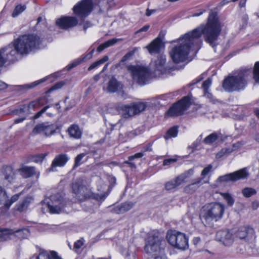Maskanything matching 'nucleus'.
<instances>
[{"label": "nucleus", "mask_w": 259, "mask_h": 259, "mask_svg": "<svg viewBox=\"0 0 259 259\" xmlns=\"http://www.w3.org/2000/svg\"><path fill=\"white\" fill-rule=\"evenodd\" d=\"M212 80L210 78H208L203 82L202 88L204 91H208L209 87L210 86Z\"/></svg>", "instance_id": "52"}, {"label": "nucleus", "mask_w": 259, "mask_h": 259, "mask_svg": "<svg viewBox=\"0 0 259 259\" xmlns=\"http://www.w3.org/2000/svg\"><path fill=\"white\" fill-rule=\"evenodd\" d=\"M224 211V204L219 202L208 203L202 207L199 217L205 226L211 227L214 222L223 218Z\"/></svg>", "instance_id": "2"}, {"label": "nucleus", "mask_w": 259, "mask_h": 259, "mask_svg": "<svg viewBox=\"0 0 259 259\" xmlns=\"http://www.w3.org/2000/svg\"><path fill=\"white\" fill-rule=\"evenodd\" d=\"M133 206L134 204L132 202H125L114 207L113 211L117 214L123 213L130 210Z\"/></svg>", "instance_id": "23"}, {"label": "nucleus", "mask_w": 259, "mask_h": 259, "mask_svg": "<svg viewBox=\"0 0 259 259\" xmlns=\"http://www.w3.org/2000/svg\"><path fill=\"white\" fill-rule=\"evenodd\" d=\"M248 176L246 168H244L233 173L220 176L217 179L218 182H228L235 181L239 179H245Z\"/></svg>", "instance_id": "12"}, {"label": "nucleus", "mask_w": 259, "mask_h": 259, "mask_svg": "<svg viewBox=\"0 0 259 259\" xmlns=\"http://www.w3.org/2000/svg\"><path fill=\"white\" fill-rule=\"evenodd\" d=\"M72 189L78 200H82L92 196L90 190L82 185L79 181H75L72 183Z\"/></svg>", "instance_id": "11"}, {"label": "nucleus", "mask_w": 259, "mask_h": 259, "mask_svg": "<svg viewBox=\"0 0 259 259\" xmlns=\"http://www.w3.org/2000/svg\"><path fill=\"white\" fill-rule=\"evenodd\" d=\"M227 152V150H222L220 152L218 153L216 155L217 158H220L223 156Z\"/></svg>", "instance_id": "64"}, {"label": "nucleus", "mask_w": 259, "mask_h": 259, "mask_svg": "<svg viewBox=\"0 0 259 259\" xmlns=\"http://www.w3.org/2000/svg\"><path fill=\"white\" fill-rule=\"evenodd\" d=\"M202 181V178H198L195 182L186 186L184 188V191L187 193H192L195 192L200 187V184Z\"/></svg>", "instance_id": "24"}, {"label": "nucleus", "mask_w": 259, "mask_h": 259, "mask_svg": "<svg viewBox=\"0 0 259 259\" xmlns=\"http://www.w3.org/2000/svg\"><path fill=\"white\" fill-rule=\"evenodd\" d=\"M161 40L159 38H156L153 40L148 46L146 47L149 52L152 54L158 53L159 52L160 49L161 47Z\"/></svg>", "instance_id": "21"}, {"label": "nucleus", "mask_w": 259, "mask_h": 259, "mask_svg": "<svg viewBox=\"0 0 259 259\" xmlns=\"http://www.w3.org/2000/svg\"><path fill=\"white\" fill-rule=\"evenodd\" d=\"M18 170L20 174L25 178L30 177L36 174L35 168L33 166L23 165Z\"/></svg>", "instance_id": "22"}, {"label": "nucleus", "mask_w": 259, "mask_h": 259, "mask_svg": "<svg viewBox=\"0 0 259 259\" xmlns=\"http://www.w3.org/2000/svg\"><path fill=\"white\" fill-rule=\"evenodd\" d=\"M150 27V26L149 25H145L144 26H143V27H142L141 29H139L138 30H137L136 32H135V34H137L139 33H140L141 32H143V31H147L149 28Z\"/></svg>", "instance_id": "61"}, {"label": "nucleus", "mask_w": 259, "mask_h": 259, "mask_svg": "<svg viewBox=\"0 0 259 259\" xmlns=\"http://www.w3.org/2000/svg\"><path fill=\"white\" fill-rule=\"evenodd\" d=\"M69 160V157L67 154H61L57 155L53 160L51 167L49 169L50 171H55V168L57 166L62 167L65 165Z\"/></svg>", "instance_id": "18"}, {"label": "nucleus", "mask_w": 259, "mask_h": 259, "mask_svg": "<svg viewBox=\"0 0 259 259\" xmlns=\"http://www.w3.org/2000/svg\"><path fill=\"white\" fill-rule=\"evenodd\" d=\"M50 107V106H46L44 107L40 111L37 112L33 117L34 119H37L41 116V115L46 111V110Z\"/></svg>", "instance_id": "54"}, {"label": "nucleus", "mask_w": 259, "mask_h": 259, "mask_svg": "<svg viewBox=\"0 0 259 259\" xmlns=\"http://www.w3.org/2000/svg\"><path fill=\"white\" fill-rule=\"evenodd\" d=\"M178 132V127L177 126H173L167 131L164 137L166 140L172 137L175 138L177 136Z\"/></svg>", "instance_id": "36"}, {"label": "nucleus", "mask_w": 259, "mask_h": 259, "mask_svg": "<svg viewBox=\"0 0 259 259\" xmlns=\"http://www.w3.org/2000/svg\"><path fill=\"white\" fill-rule=\"evenodd\" d=\"M65 84V82L64 81H61L56 83L54 84L49 90V92H51L52 91L59 90L62 88Z\"/></svg>", "instance_id": "51"}, {"label": "nucleus", "mask_w": 259, "mask_h": 259, "mask_svg": "<svg viewBox=\"0 0 259 259\" xmlns=\"http://www.w3.org/2000/svg\"><path fill=\"white\" fill-rule=\"evenodd\" d=\"M223 24L219 20L217 14L211 12L205 25L201 24L194 30L180 38L176 45L172 46L169 55L176 63L185 61L191 51L196 53L200 48L202 41L201 36L204 35V40L213 46L220 35Z\"/></svg>", "instance_id": "1"}, {"label": "nucleus", "mask_w": 259, "mask_h": 259, "mask_svg": "<svg viewBox=\"0 0 259 259\" xmlns=\"http://www.w3.org/2000/svg\"><path fill=\"white\" fill-rule=\"evenodd\" d=\"M221 195L224 198V199L226 200L228 205L232 206L233 205L234 203V199L229 193H223L221 194Z\"/></svg>", "instance_id": "45"}, {"label": "nucleus", "mask_w": 259, "mask_h": 259, "mask_svg": "<svg viewBox=\"0 0 259 259\" xmlns=\"http://www.w3.org/2000/svg\"><path fill=\"white\" fill-rule=\"evenodd\" d=\"M164 186L165 189L167 191H171L178 188L174 179L166 182Z\"/></svg>", "instance_id": "43"}, {"label": "nucleus", "mask_w": 259, "mask_h": 259, "mask_svg": "<svg viewBox=\"0 0 259 259\" xmlns=\"http://www.w3.org/2000/svg\"><path fill=\"white\" fill-rule=\"evenodd\" d=\"M81 63L82 62H81L80 59H79V58H78L77 59L75 60L73 62H72L71 64H70L68 66V69H71L77 66V65L81 64Z\"/></svg>", "instance_id": "55"}, {"label": "nucleus", "mask_w": 259, "mask_h": 259, "mask_svg": "<svg viewBox=\"0 0 259 259\" xmlns=\"http://www.w3.org/2000/svg\"><path fill=\"white\" fill-rule=\"evenodd\" d=\"M194 172V169L193 168L189 169L188 170L185 171L183 173L181 174L176 177L174 180L178 186H180L183 183H186L187 180L193 175Z\"/></svg>", "instance_id": "19"}, {"label": "nucleus", "mask_w": 259, "mask_h": 259, "mask_svg": "<svg viewBox=\"0 0 259 259\" xmlns=\"http://www.w3.org/2000/svg\"><path fill=\"white\" fill-rule=\"evenodd\" d=\"M216 239L225 246H230L233 242L232 234L227 230L218 231Z\"/></svg>", "instance_id": "17"}, {"label": "nucleus", "mask_w": 259, "mask_h": 259, "mask_svg": "<svg viewBox=\"0 0 259 259\" xmlns=\"http://www.w3.org/2000/svg\"><path fill=\"white\" fill-rule=\"evenodd\" d=\"M56 25L62 29H68L76 26L78 20L74 17L63 16L56 22Z\"/></svg>", "instance_id": "16"}, {"label": "nucleus", "mask_w": 259, "mask_h": 259, "mask_svg": "<svg viewBox=\"0 0 259 259\" xmlns=\"http://www.w3.org/2000/svg\"><path fill=\"white\" fill-rule=\"evenodd\" d=\"M13 230L0 229V240L6 241L12 239Z\"/></svg>", "instance_id": "28"}, {"label": "nucleus", "mask_w": 259, "mask_h": 259, "mask_svg": "<svg viewBox=\"0 0 259 259\" xmlns=\"http://www.w3.org/2000/svg\"><path fill=\"white\" fill-rule=\"evenodd\" d=\"M29 231L28 229L23 228L16 231L13 230L12 238L17 237L19 239H22L27 238L29 235Z\"/></svg>", "instance_id": "26"}, {"label": "nucleus", "mask_w": 259, "mask_h": 259, "mask_svg": "<svg viewBox=\"0 0 259 259\" xmlns=\"http://www.w3.org/2000/svg\"><path fill=\"white\" fill-rule=\"evenodd\" d=\"M118 39L113 38L110 39L106 42L101 44L97 48V51L98 52H101L106 48H107L110 46H112L115 44L118 40Z\"/></svg>", "instance_id": "29"}, {"label": "nucleus", "mask_w": 259, "mask_h": 259, "mask_svg": "<svg viewBox=\"0 0 259 259\" xmlns=\"http://www.w3.org/2000/svg\"><path fill=\"white\" fill-rule=\"evenodd\" d=\"M92 26V24L90 22H85L84 23L83 25V28L84 31H86L87 28L91 27Z\"/></svg>", "instance_id": "63"}, {"label": "nucleus", "mask_w": 259, "mask_h": 259, "mask_svg": "<svg viewBox=\"0 0 259 259\" xmlns=\"http://www.w3.org/2000/svg\"><path fill=\"white\" fill-rule=\"evenodd\" d=\"M7 62H8L7 58L4 56L3 54V50H0V67L3 66ZM7 88V85L5 82L0 81V90L6 89Z\"/></svg>", "instance_id": "30"}, {"label": "nucleus", "mask_w": 259, "mask_h": 259, "mask_svg": "<svg viewBox=\"0 0 259 259\" xmlns=\"http://www.w3.org/2000/svg\"><path fill=\"white\" fill-rule=\"evenodd\" d=\"M51 202L48 204L49 211L52 213H60L63 211L64 204L59 194L51 196Z\"/></svg>", "instance_id": "13"}, {"label": "nucleus", "mask_w": 259, "mask_h": 259, "mask_svg": "<svg viewBox=\"0 0 259 259\" xmlns=\"http://www.w3.org/2000/svg\"><path fill=\"white\" fill-rule=\"evenodd\" d=\"M45 158V155L40 154L34 157L33 161L36 163L41 162Z\"/></svg>", "instance_id": "56"}, {"label": "nucleus", "mask_w": 259, "mask_h": 259, "mask_svg": "<svg viewBox=\"0 0 259 259\" xmlns=\"http://www.w3.org/2000/svg\"><path fill=\"white\" fill-rule=\"evenodd\" d=\"M127 69L133 80L140 85L147 83L150 79L151 73L148 68L140 65H130Z\"/></svg>", "instance_id": "5"}, {"label": "nucleus", "mask_w": 259, "mask_h": 259, "mask_svg": "<svg viewBox=\"0 0 259 259\" xmlns=\"http://www.w3.org/2000/svg\"><path fill=\"white\" fill-rule=\"evenodd\" d=\"M40 38L34 34L22 35L13 41V43L22 56L26 55L35 49L39 48Z\"/></svg>", "instance_id": "4"}, {"label": "nucleus", "mask_w": 259, "mask_h": 259, "mask_svg": "<svg viewBox=\"0 0 259 259\" xmlns=\"http://www.w3.org/2000/svg\"><path fill=\"white\" fill-rule=\"evenodd\" d=\"M45 80H46V79L43 78L39 80L34 81L30 84H27L20 85V86H19V88H20V90H29L30 89H32L33 88L35 87V86L40 84V83L44 82Z\"/></svg>", "instance_id": "34"}, {"label": "nucleus", "mask_w": 259, "mask_h": 259, "mask_svg": "<svg viewBox=\"0 0 259 259\" xmlns=\"http://www.w3.org/2000/svg\"><path fill=\"white\" fill-rule=\"evenodd\" d=\"M204 95L206 98L210 99V100H212L213 96L212 94L209 93V91H204Z\"/></svg>", "instance_id": "62"}, {"label": "nucleus", "mask_w": 259, "mask_h": 259, "mask_svg": "<svg viewBox=\"0 0 259 259\" xmlns=\"http://www.w3.org/2000/svg\"><path fill=\"white\" fill-rule=\"evenodd\" d=\"M45 99V97H43L39 98L37 100L32 101L29 103L28 108L29 109H34L38 108L40 106L44 105V104L41 101Z\"/></svg>", "instance_id": "37"}, {"label": "nucleus", "mask_w": 259, "mask_h": 259, "mask_svg": "<svg viewBox=\"0 0 259 259\" xmlns=\"http://www.w3.org/2000/svg\"><path fill=\"white\" fill-rule=\"evenodd\" d=\"M146 107L145 103L137 102L127 105H119L116 107V110L121 117L128 118L143 111Z\"/></svg>", "instance_id": "6"}, {"label": "nucleus", "mask_w": 259, "mask_h": 259, "mask_svg": "<svg viewBox=\"0 0 259 259\" xmlns=\"http://www.w3.org/2000/svg\"><path fill=\"white\" fill-rule=\"evenodd\" d=\"M166 238L168 243L175 248L182 250L188 248V239L182 233L176 231H168L167 233Z\"/></svg>", "instance_id": "7"}, {"label": "nucleus", "mask_w": 259, "mask_h": 259, "mask_svg": "<svg viewBox=\"0 0 259 259\" xmlns=\"http://www.w3.org/2000/svg\"><path fill=\"white\" fill-rule=\"evenodd\" d=\"M152 257L154 259H166L164 251L158 253H154L152 255Z\"/></svg>", "instance_id": "53"}, {"label": "nucleus", "mask_w": 259, "mask_h": 259, "mask_svg": "<svg viewBox=\"0 0 259 259\" xmlns=\"http://www.w3.org/2000/svg\"><path fill=\"white\" fill-rule=\"evenodd\" d=\"M165 56L160 55L158 56L156 60L151 63V65L153 67L154 73L156 75H159L165 72Z\"/></svg>", "instance_id": "15"}, {"label": "nucleus", "mask_w": 259, "mask_h": 259, "mask_svg": "<svg viewBox=\"0 0 259 259\" xmlns=\"http://www.w3.org/2000/svg\"><path fill=\"white\" fill-rule=\"evenodd\" d=\"M2 50L4 56L7 58L9 63L18 60L22 56V55L18 51V50L15 47L13 42L2 49Z\"/></svg>", "instance_id": "14"}, {"label": "nucleus", "mask_w": 259, "mask_h": 259, "mask_svg": "<svg viewBox=\"0 0 259 259\" xmlns=\"http://www.w3.org/2000/svg\"><path fill=\"white\" fill-rule=\"evenodd\" d=\"M94 51L95 49H93L90 52L87 53L80 57L79 59H80L81 62L82 63L91 59L93 57Z\"/></svg>", "instance_id": "46"}, {"label": "nucleus", "mask_w": 259, "mask_h": 259, "mask_svg": "<svg viewBox=\"0 0 259 259\" xmlns=\"http://www.w3.org/2000/svg\"><path fill=\"white\" fill-rule=\"evenodd\" d=\"M46 123H41L36 125L32 131V134L35 135L38 134H42L45 136Z\"/></svg>", "instance_id": "38"}, {"label": "nucleus", "mask_w": 259, "mask_h": 259, "mask_svg": "<svg viewBox=\"0 0 259 259\" xmlns=\"http://www.w3.org/2000/svg\"><path fill=\"white\" fill-rule=\"evenodd\" d=\"M219 136L217 134L213 133L207 136L204 140V142L206 144H211L219 138Z\"/></svg>", "instance_id": "41"}, {"label": "nucleus", "mask_w": 259, "mask_h": 259, "mask_svg": "<svg viewBox=\"0 0 259 259\" xmlns=\"http://www.w3.org/2000/svg\"><path fill=\"white\" fill-rule=\"evenodd\" d=\"M251 69L245 68L240 70L236 75L228 76L223 82V89L228 92L244 90L247 83V78L251 76Z\"/></svg>", "instance_id": "3"}, {"label": "nucleus", "mask_w": 259, "mask_h": 259, "mask_svg": "<svg viewBox=\"0 0 259 259\" xmlns=\"http://www.w3.org/2000/svg\"><path fill=\"white\" fill-rule=\"evenodd\" d=\"M93 8L92 0H81L74 6L72 11L79 18L83 19L91 13Z\"/></svg>", "instance_id": "10"}, {"label": "nucleus", "mask_w": 259, "mask_h": 259, "mask_svg": "<svg viewBox=\"0 0 259 259\" xmlns=\"http://www.w3.org/2000/svg\"><path fill=\"white\" fill-rule=\"evenodd\" d=\"M93 2V7L98 6L99 10L104 9L107 4L113 0H92Z\"/></svg>", "instance_id": "33"}, {"label": "nucleus", "mask_w": 259, "mask_h": 259, "mask_svg": "<svg viewBox=\"0 0 259 259\" xmlns=\"http://www.w3.org/2000/svg\"><path fill=\"white\" fill-rule=\"evenodd\" d=\"M85 154L84 153H81L79 155H78L75 158V163L73 166V168L78 167L82 163V159L84 157Z\"/></svg>", "instance_id": "49"}, {"label": "nucleus", "mask_w": 259, "mask_h": 259, "mask_svg": "<svg viewBox=\"0 0 259 259\" xmlns=\"http://www.w3.org/2000/svg\"><path fill=\"white\" fill-rule=\"evenodd\" d=\"M253 75L254 80L259 83V61L256 62L254 64Z\"/></svg>", "instance_id": "44"}, {"label": "nucleus", "mask_w": 259, "mask_h": 259, "mask_svg": "<svg viewBox=\"0 0 259 259\" xmlns=\"http://www.w3.org/2000/svg\"><path fill=\"white\" fill-rule=\"evenodd\" d=\"M21 193L13 195L10 199L5 200V206L7 208H9L11 205L16 201L18 200L21 195Z\"/></svg>", "instance_id": "42"}, {"label": "nucleus", "mask_w": 259, "mask_h": 259, "mask_svg": "<svg viewBox=\"0 0 259 259\" xmlns=\"http://www.w3.org/2000/svg\"><path fill=\"white\" fill-rule=\"evenodd\" d=\"M247 229L245 227L240 228L236 233V237L240 239H244L247 236Z\"/></svg>", "instance_id": "39"}, {"label": "nucleus", "mask_w": 259, "mask_h": 259, "mask_svg": "<svg viewBox=\"0 0 259 259\" xmlns=\"http://www.w3.org/2000/svg\"><path fill=\"white\" fill-rule=\"evenodd\" d=\"M212 165L209 164L206 167L204 168L201 173V178L202 180L205 178V177L212 170Z\"/></svg>", "instance_id": "50"}, {"label": "nucleus", "mask_w": 259, "mask_h": 259, "mask_svg": "<svg viewBox=\"0 0 259 259\" xmlns=\"http://www.w3.org/2000/svg\"><path fill=\"white\" fill-rule=\"evenodd\" d=\"M122 89V84L114 78H112L108 83L107 91L109 93L117 92Z\"/></svg>", "instance_id": "20"}, {"label": "nucleus", "mask_w": 259, "mask_h": 259, "mask_svg": "<svg viewBox=\"0 0 259 259\" xmlns=\"http://www.w3.org/2000/svg\"><path fill=\"white\" fill-rule=\"evenodd\" d=\"M5 179L9 182H11L15 179V174L11 166H7L4 171Z\"/></svg>", "instance_id": "27"}, {"label": "nucleus", "mask_w": 259, "mask_h": 259, "mask_svg": "<svg viewBox=\"0 0 259 259\" xmlns=\"http://www.w3.org/2000/svg\"><path fill=\"white\" fill-rule=\"evenodd\" d=\"M144 156L143 152H139L138 153L135 154L134 155L128 157V160L129 161H132L135 158H141Z\"/></svg>", "instance_id": "58"}, {"label": "nucleus", "mask_w": 259, "mask_h": 259, "mask_svg": "<svg viewBox=\"0 0 259 259\" xmlns=\"http://www.w3.org/2000/svg\"><path fill=\"white\" fill-rule=\"evenodd\" d=\"M177 160L176 158H169V159H166L164 160L163 162V165H169L171 163H173L175 162H176Z\"/></svg>", "instance_id": "57"}, {"label": "nucleus", "mask_w": 259, "mask_h": 259, "mask_svg": "<svg viewBox=\"0 0 259 259\" xmlns=\"http://www.w3.org/2000/svg\"><path fill=\"white\" fill-rule=\"evenodd\" d=\"M162 242H164L158 234H155L150 236L147 239L145 250L152 255L154 253H158L163 251Z\"/></svg>", "instance_id": "8"}, {"label": "nucleus", "mask_w": 259, "mask_h": 259, "mask_svg": "<svg viewBox=\"0 0 259 259\" xmlns=\"http://www.w3.org/2000/svg\"><path fill=\"white\" fill-rule=\"evenodd\" d=\"M68 133L69 136L75 139H80L81 137V132L79 127L75 124L71 125L68 128Z\"/></svg>", "instance_id": "25"}, {"label": "nucleus", "mask_w": 259, "mask_h": 259, "mask_svg": "<svg viewBox=\"0 0 259 259\" xmlns=\"http://www.w3.org/2000/svg\"><path fill=\"white\" fill-rule=\"evenodd\" d=\"M32 200V199L31 197H26L17 205V210L20 211H22L25 210L28 206L29 204L31 203Z\"/></svg>", "instance_id": "31"}, {"label": "nucleus", "mask_w": 259, "mask_h": 259, "mask_svg": "<svg viewBox=\"0 0 259 259\" xmlns=\"http://www.w3.org/2000/svg\"><path fill=\"white\" fill-rule=\"evenodd\" d=\"M8 198V195L4 188L0 186V205Z\"/></svg>", "instance_id": "48"}, {"label": "nucleus", "mask_w": 259, "mask_h": 259, "mask_svg": "<svg viewBox=\"0 0 259 259\" xmlns=\"http://www.w3.org/2000/svg\"><path fill=\"white\" fill-rule=\"evenodd\" d=\"M191 105V100L188 96L183 97L181 100L172 105L167 114L171 117H176L182 115L188 109Z\"/></svg>", "instance_id": "9"}, {"label": "nucleus", "mask_w": 259, "mask_h": 259, "mask_svg": "<svg viewBox=\"0 0 259 259\" xmlns=\"http://www.w3.org/2000/svg\"><path fill=\"white\" fill-rule=\"evenodd\" d=\"M108 59H109V58H108V57L107 56H104L102 59H100V60H99L94 62L93 63H92L90 66V67L88 68V70L89 71H91L92 69L96 68V67H97L99 65L103 64L104 63H105V62L108 61Z\"/></svg>", "instance_id": "35"}, {"label": "nucleus", "mask_w": 259, "mask_h": 259, "mask_svg": "<svg viewBox=\"0 0 259 259\" xmlns=\"http://www.w3.org/2000/svg\"><path fill=\"white\" fill-rule=\"evenodd\" d=\"M83 245V240L80 239L76 241L74 244V247L76 249H79Z\"/></svg>", "instance_id": "59"}, {"label": "nucleus", "mask_w": 259, "mask_h": 259, "mask_svg": "<svg viewBox=\"0 0 259 259\" xmlns=\"http://www.w3.org/2000/svg\"><path fill=\"white\" fill-rule=\"evenodd\" d=\"M238 0H223L222 1H221L218 5V6L220 7H223L224 6V5L229 3L230 2H236Z\"/></svg>", "instance_id": "60"}, {"label": "nucleus", "mask_w": 259, "mask_h": 259, "mask_svg": "<svg viewBox=\"0 0 259 259\" xmlns=\"http://www.w3.org/2000/svg\"><path fill=\"white\" fill-rule=\"evenodd\" d=\"M56 130V125L53 124H49L48 123H46L45 136L48 137L52 135L53 134L55 133Z\"/></svg>", "instance_id": "32"}, {"label": "nucleus", "mask_w": 259, "mask_h": 259, "mask_svg": "<svg viewBox=\"0 0 259 259\" xmlns=\"http://www.w3.org/2000/svg\"><path fill=\"white\" fill-rule=\"evenodd\" d=\"M242 194L246 198L250 197L256 194V191L252 188L246 187L242 189Z\"/></svg>", "instance_id": "40"}, {"label": "nucleus", "mask_w": 259, "mask_h": 259, "mask_svg": "<svg viewBox=\"0 0 259 259\" xmlns=\"http://www.w3.org/2000/svg\"><path fill=\"white\" fill-rule=\"evenodd\" d=\"M26 9L25 6L18 5L16 7L15 10L12 13V16L13 17H17L18 15L23 12Z\"/></svg>", "instance_id": "47"}]
</instances>
